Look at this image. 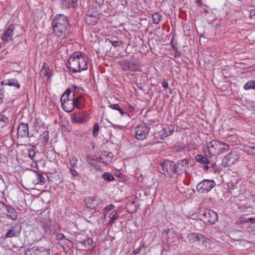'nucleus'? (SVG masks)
<instances>
[{"instance_id":"1","label":"nucleus","mask_w":255,"mask_h":255,"mask_svg":"<svg viewBox=\"0 0 255 255\" xmlns=\"http://www.w3.org/2000/svg\"><path fill=\"white\" fill-rule=\"evenodd\" d=\"M88 58L87 56L82 52H74L68 60L67 67L73 73L81 72L88 68Z\"/></svg>"},{"instance_id":"2","label":"nucleus","mask_w":255,"mask_h":255,"mask_svg":"<svg viewBox=\"0 0 255 255\" xmlns=\"http://www.w3.org/2000/svg\"><path fill=\"white\" fill-rule=\"evenodd\" d=\"M52 25L55 35L61 37L66 33L69 25L68 17L63 14H57L53 19Z\"/></svg>"},{"instance_id":"3","label":"nucleus","mask_w":255,"mask_h":255,"mask_svg":"<svg viewBox=\"0 0 255 255\" xmlns=\"http://www.w3.org/2000/svg\"><path fill=\"white\" fill-rule=\"evenodd\" d=\"M207 150H205L206 155L208 153L211 156H217L225 152L229 149L228 144L221 142L218 140H212L206 143Z\"/></svg>"},{"instance_id":"4","label":"nucleus","mask_w":255,"mask_h":255,"mask_svg":"<svg viewBox=\"0 0 255 255\" xmlns=\"http://www.w3.org/2000/svg\"><path fill=\"white\" fill-rule=\"evenodd\" d=\"M12 220H15L17 218V213L15 209L3 202H0V217H5Z\"/></svg>"},{"instance_id":"5","label":"nucleus","mask_w":255,"mask_h":255,"mask_svg":"<svg viewBox=\"0 0 255 255\" xmlns=\"http://www.w3.org/2000/svg\"><path fill=\"white\" fill-rule=\"evenodd\" d=\"M215 185L213 180L204 179L197 184L196 189L198 192L201 193H207L214 187Z\"/></svg>"},{"instance_id":"6","label":"nucleus","mask_w":255,"mask_h":255,"mask_svg":"<svg viewBox=\"0 0 255 255\" xmlns=\"http://www.w3.org/2000/svg\"><path fill=\"white\" fill-rule=\"evenodd\" d=\"M201 220L205 223L213 224L218 220V215L214 211L206 209L202 214Z\"/></svg>"},{"instance_id":"7","label":"nucleus","mask_w":255,"mask_h":255,"mask_svg":"<svg viewBox=\"0 0 255 255\" xmlns=\"http://www.w3.org/2000/svg\"><path fill=\"white\" fill-rule=\"evenodd\" d=\"M161 166L162 169L160 172L161 174L170 177L175 175L174 162L172 161L164 162L161 163Z\"/></svg>"},{"instance_id":"8","label":"nucleus","mask_w":255,"mask_h":255,"mask_svg":"<svg viewBox=\"0 0 255 255\" xmlns=\"http://www.w3.org/2000/svg\"><path fill=\"white\" fill-rule=\"evenodd\" d=\"M75 241L84 248L91 247L93 243V239L85 233L78 234L75 237Z\"/></svg>"},{"instance_id":"9","label":"nucleus","mask_w":255,"mask_h":255,"mask_svg":"<svg viewBox=\"0 0 255 255\" xmlns=\"http://www.w3.org/2000/svg\"><path fill=\"white\" fill-rule=\"evenodd\" d=\"M239 156L236 151H231L222 159V165L224 167L230 166L238 160Z\"/></svg>"},{"instance_id":"10","label":"nucleus","mask_w":255,"mask_h":255,"mask_svg":"<svg viewBox=\"0 0 255 255\" xmlns=\"http://www.w3.org/2000/svg\"><path fill=\"white\" fill-rule=\"evenodd\" d=\"M150 127L144 125H140L135 128V137L138 139H145L150 130Z\"/></svg>"},{"instance_id":"11","label":"nucleus","mask_w":255,"mask_h":255,"mask_svg":"<svg viewBox=\"0 0 255 255\" xmlns=\"http://www.w3.org/2000/svg\"><path fill=\"white\" fill-rule=\"evenodd\" d=\"M25 255H51L50 249L43 247H33L25 252Z\"/></svg>"},{"instance_id":"12","label":"nucleus","mask_w":255,"mask_h":255,"mask_svg":"<svg viewBox=\"0 0 255 255\" xmlns=\"http://www.w3.org/2000/svg\"><path fill=\"white\" fill-rule=\"evenodd\" d=\"M17 138L32 137L33 135H29L28 125L27 124L20 123L17 127Z\"/></svg>"},{"instance_id":"13","label":"nucleus","mask_w":255,"mask_h":255,"mask_svg":"<svg viewBox=\"0 0 255 255\" xmlns=\"http://www.w3.org/2000/svg\"><path fill=\"white\" fill-rule=\"evenodd\" d=\"M187 239L190 244H198L201 243H204L206 238L202 235L196 233H192L187 235Z\"/></svg>"},{"instance_id":"14","label":"nucleus","mask_w":255,"mask_h":255,"mask_svg":"<svg viewBox=\"0 0 255 255\" xmlns=\"http://www.w3.org/2000/svg\"><path fill=\"white\" fill-rule=\"evenodd\" d=\"M188 167V162L186 159L180 160L176 164H175V175H181L186 172V168Z\"/></svg>"},{"instance_id":"15","label":"nucleus","mask_w":255,"mask_h":255,"mask_svg":"<svg viewBox=\"0 0 255 255\" xmlns=\"http://www.w3.org/2000/svg\"><path fill=\"white\" fill-rule=\"evenodd\" d=\"M85 203L88 208L95 209L102 207L100 200L96 197H90L85 199Z\"/></svg>"},{"instance_id":"16","label":"nucleus","mask_w":255,"mask_h":255,"mask_svg":"<svg viewBox=\"0 0 255 255\" xmlns=\"http://www.w3.org/2000/svg\"><path fill=\"white\" fill-rule=\"evenodd\" d=\"M99 20V14L97 11H90L85 16V22L89 25H95Z\"/></svg>"},{"instance_id":"17","label":"nucleus","mask_w":255,"mask_h":255,"mask_svg":"<svg viewBox=\"0 0 255 255\" xmlns=\"http://www.w3.org/2000/svg\"><path fill=\"white\" fill-rule=\"evenodd\" d=\"M14 30L15 28L14 25H9L8 28L6 29L1 35V39L6 42L11 41L14 34Z\"/></svg>"},{"instance_id":"18","label":"nucleus","mask_w":255,"mask_h":255,"mask_svg":"<svg viewBox=\"0 0 255 255\" xmlns=\"http://www.w3.org/2000/svg\"><path fill=\"white\" fill-rule=\"evenodd\" d=\"M21 231V226L18 225L11 226L5 234L6 238H12L18 237Z\"/></svg>"},{"instance_id":"19","label":"nucleus","mask_w":255,"mask_h":255,"mask_svg":"<svg viewBox=\"0 0 255 255\" xmlns=\"http://www.w3.org/2000/svg\"><path fill=\"white\" fill-rule=\"evenodd\" d=\"M72 98L74 102L75 107L79 109H82L84 107V99L82 96H75L74 93L72 96Z\"/></svg>"},{"instance_id":"20","label":"nucleus","mask_w":255,"mask_h":255,"mask_svg":"<svg viewBox=\"0 0 255 255\" xmlns=\"http://www.w3.org/2000/svg\"><path fill=\"white\" fill-rule=\"evenodd\" d=\"M171 237L169 238V242L172 243L174 246H178L180 244V240L182 238V234L175 232L171 233Z\"/></svg>"},{"instance_id":"21","label":"nucleus","mask_w":255,"mask_h":255,"mask_svg":"<svg viewBox=\"0 0 255 255\" xmlns=\"http://www.w3.org/2000/svg\"><path fill=\"white\" fill-rule=\"evenodd\" d=\"M72 98L69 101L62 102L61 105L63 109L66 112L70 113L72 112L75 108L74 105Z\"/></svg>"},{"instance_id":"22","label":"nucleus","mask_w":255,"mask_h":255,"mask_svg":"<svg viewBox=\"0 0 255 255\" xmlns=\"http://www.w3.org/2000/svg\"><path fill=\"white\" fill-rule=\"evenodd\" d=\"M33 171L35 174V179L33 180V183L35 185L40 184L42 185L44 184L46 182V179L38 171L34 170H31Z\"/></svg>"},{"instance_id":"23","label":"nucleus","mask_w":255,"mask_h":255,"mask_svg":"<svg viewBox=\"0 0 255 255\" xmlns=\"http://www.w3.org/2000/svg\"><path fill=\"white\" fill-rule=\"evenodd\" d=\"M78 0H62V6L63 8L68 9L70 7L76 8L78 5Z\"/></svg>"},{"instance_id":"24","label":"nucleus","mask_w":255,"mask_h":255,"mask_svg":"<svg viewBox=\"0 0 255 255\" xmlns=\"http://www.w3.org/2000/svg\"><path fill=\"white\" fill-rule=\"evenodd\" d=\"M195 160L201 164H211L213 166V168H214V165H216L215 163H210L208 159L202 154H197L195 156Z\"/></svg>"},{"instance_id":"25","label":"nucleus","mask_w":255,"mask_h":255,"mask_svg":"<svg viewBox=\"0 0 255 255\" xmlns=\"http://www.w3.org/2000/svg\"><path fill=\"white\" fill-rule=\"evenodd\" d=\"M1 84L2 85H8L10 86H14L17 89H19L20 87V84L18 82L17 80L15 79H11L2 81Z\"/></svg>"},{"instance_id":"26","label":"nucleus","mask_w":255,"mask_h":255,"mask_svg":"<svg viewBox=\"0 0 255 255\" xmlns=\"http://www.w3.org/2000/svg\"><path fill=\"white\" fill-rule=\"evenodd\" d=\"M73 122L76 123H83L85 122V119L81 114H74L72 116Z\"/></svg>"},{"instance_id":"27","label":"nucleus","mask_w":255,"mask_h":255,"mask_svg":"<svg viewBox=\"0 0 255 255\" xmlns=\"http://www.w3.org/2000/svg\"><path fill=\"white\" fill-rule=\"evenodd\" d=\"M173 130L172 129L171 130L170 128H162L160 131H159L158 133V137L160 139H163L165 137L170 135L172 134V131Z\"/></svg>"},{"instance_id":"28","label":"nucleus","mask_w":255,"mask_h":255,"mask_svg":"<svg viewBox=\"0 0 255 255\" xmlns=\"http://www.w3.org/2000/svg\"><path fill=\"white\" fill-rule=\"evenodd\" d=\"M244 149L249 154L255 156V143H252L244 146Z\"/></svg>"},{"instance_id":"29","label":"nucleus","mask_w":255,"mask_h":255,"mask_svg":"<svg viewBox=\"0 0 255 255\" xmlns=\"http://www.w3.org/2000/svg\"><path fill=\"white\" fill-rule=\"evenodd\" d=\"M41 74L44 77H47L48 78H49L52 75V71L48 67H46L45 64H44L41 70Z\"/></svg>"},{"instance_id":"30","label":"nucleus","mask_w":255,"mask_h":255,"mask_svg":"<svg viewBox=\"0 0 255 255\" xmlns=\"http://www.w3.org/2000/svg\"><path fill=\"white\" fill-rule=\"evenodd\" d=\"M49 137V131L47 130L43 131L42 133L40 134L41 143L43 144H46L48 141Z\"/></svg>"},{"instance_id":"31","label":"nucleus","mask_w":255,"mask_h":255,"mask_svg":"<svg viewBox=\"0 0 255 255\" xmlns=\"http://www.w3.org/2000/svg\"><path fill=\"white\" fill-rule=\"evenodd\" d=\"M162 15L158 12H155L152 15V22L154 24H157L161 19Z\"/></svg>"},{"instance_id":"32","label":"nucleus","mask_w":255,"mask_h":255,"mask_svg":"<svg viewBox=\"0 0 255 255\" xmlns=\"http://www.w3.org/2000/svg\"><path fill=\"white\" fill-rule=\"evenodd\" d=\"M70 93L71 91L70 89H67L61 96L60 99L61 103L62 102L67 101L71 99V97H70Z\"/></svg>"},{"instance_id":"33","label":"nucleus","mask_w":255,"mask_h":255,"mask_svg":"<svg viewBox=\"0 0 255 255\" xmlns=\"http://www.w3.org/2000/svg\"><path fill=\"white\" fill-rule=\"evenodd\" d=\"M122 68L124 71H128L130 69L131 64L128 61H123L121 62Z\"/></svg>"},{"instance_id":"34","label":"nucleus","mask_w":255,"mask_h":255,"mask_svg":"<svg viewBox=\"0 0 255 255\" xmlns=\"http://www.w3.org/2000/svg\"><path fill=\"white\" fill-rule=\"evenodd\" d=\"M102 177L106 181L111 182L114 180L115 178L112 174L110 172H106L102 175Z\"/></svg>"},{"instance_id":"35","label":"nucleus","mask_w":255,"mask_h":255,"mask_svg":"<svg viewBox=\"0 0 255 255\" xmlns=\"http://www.w3.org/2000/svg\"><path fill=\"white\" fill-rule=\"evenodd\" d=\"M244 89L245 90H255V81H250L247 82L244 85Z\"/></svg>"},{"instance_id":"36","label":"nucleus","mask_w":255,"mask_h":255,"mask_svg":"<svg viewBox=\"0 0 255 255\" xmlns=\"http://www.w3.org/2000/svg\"><path fill=\"white\" fill-rule=\"evenodd\" d=\"M109 217L110 218V223H112L118 219L119 217V216L116 211H113L111 213L109 214Z\"/></svg>"},{"instance_id":"37","label":"nucleus","mask_w":255,"mask_h":255,"mask_svg":"<svg viewBox=\"0 0 255 255\" xmlns=\"http://www.w3.org/2000/svg\"><path fill=\"white\" fill-rule=\"evenodd\" d=\"M103 155L106 157L107 159V162H111L112 161L113 154L112 152L105 151L103 154Z\"/></svg>"},{"instance_id":"38","label":"nucleus","mask_w":255,"mask_h":255,"mask_svg":"<svg viewBox=\"0 0 255 255\" xmlns=\"http://www.w3.org/2000/svg\"><path fill=\"white\" fill-rule=\"evenodd\" d=\"M9 120L8 119H5L3 121L0 122V129L7 127L8 125Z\"/></svg>"},{"instance_id":"39","label":"nucleus","mask_w":255,"mask_h":255,"mask_svg":"<svg viewBox=\"0 0 255 255\" xmlns=\"http://www.w3.org/2000/svg\"><path fill=\"white\" fill-rule=\"evenodd\" d=\"M99 129V126L98 124L95 123L94 127H93V135L94 137H96L98 134V132Z\"/></svg>"},{"instance_id":"40","label":"nucleus","mask_w":255,"mask_h":255,"mask_svg":"<svg viewBox=\"0 0 255 255\" xmlns=\"http://www.w3.org/2000/svg\"><path fill=\"white\" fill-rule=\"evenodd\" d=\"M78 161V159L76 157H72L70 160V163L71 164L70 168H75L77 166V162Z\"/></svg>"},{"instance_id":"41","label":"nucleus","mask_w":255,"mask_h":255,"mask_svg":"<svg viewBox=\"0 0 255 255\" xmlns=\"http://www.w3.org/2000/svg\"><path fill=\"white\" fill-rule=\"evenodd\" d=\"M114 208H115V205L113 204H110V205L107 206L104 208V215L107 214L109 211L112 210Z\"/></svg>"},{"instance_id":"42","label":"nucleus","mask_w":255,"mask_h":255,"mask_svg":"<svg viewBox=\"0 0 255 255\" xmlns=\"http://www.w3.org/2000/svg\"><path fill=\"white\" fill-rule=\"evenodd\" d=\"M172 48H173V49L174 52V57H180L182 54L181 52L177 50V48L176 47H175L174 46H173Z\"/></svg>"},{"instance_id":"43","label":"nucleus","mask_w":255,"mask_h":255,"mask_svg":"<svg viewBox=\"0 0 255 255\" xmlns=\"http://www.w3.org/2000/svg\"><path fill=\"white\" fill-rule=\"evenodd\" d=\"M35 154H36V152L34 149H29V150L28 155L31 159H32V160L34 159Z\"/></svg>"},{"instance_id":"44","label":"nucleus","mask_w":255,"mask_h":255,"mask_svg":"<svg viewBox=\"0 0 255 255\" xmlns=\"http://www.w3.org/2000/svg\"><path fill=\"white\" fill-rule=\"evenodd\" d=\"M106 42L112 44V45H113L114 47L118 46L119 45V44H121V43H122L121 41H111L109 40H106Z\"/></svg>"},{"instance_id":"45","label":"nucleus","mask_w":255,"mask_h":255,"mask_svg":"<svg viewBox=\"0 0 255 255\" xmlns=\"http://www.w3.org/2000/svg\"><path fill=\"white\" fill-rule=\"evenodd\" d=\"M64 244L68 248H72L73 247V242L68 239H65Z\"/></svg>"},{"instance_id":"46","label":"nucleus","mask_w":255,"mask_h":255,"mask_svg":"<svg viewBox=\"0 0 255 255\" xmlns=\"http://www.w3.org/2000/svg\"><path fill=\"white\" fill-rule=\"evenodd\" d=\"M70 172L74 178L79 175L78 173L75 170V168H70Z\"/></svg>"},{"instance_id":"47","label":"nucleus","mask_w":255,"mask_h":255,"mask_svg":"<svg viewBox=\"0 0 255 255\" xmlns=\"http://www.w3.org/2000/svg\"><path fill=\"white\" fill-rule=\"evenodd\" d=\"M56 238L57 240H62L63 239L65 240L64 235L62 233H58L56 235Z\"/></svg>"},{"instance_id":"48","label":"nucleus","mask_w":255,"mask_h":255,"mask_svg":"<svg viewBox=\"0 0 255 255\" xmlns=\"http://www.w3.org/2000/svg\"><path fill=\"white\" fill-rule=\"evenodd\" d=\"M0 160L1 162H6L8 161L7 157H6V156H5L4 154L0 155Z\"/></svg>"},{"instance_id":"49","label":"nucleus","mask_w":255,"mask_h":255,"mask_svg":"<svg viewBox=\"0 0 255 255\" xmlns=\"http://www.w3.org/2000/svg\"><path fill=\"white\" fill-rule=\"evenodd\" d=\"M43 228H44V230L46 232H48V230H49V231H51V230L50 229H49V227L48 222H47V223L44 222L43 225Z\"/></svg>"},{"instance_id":"50","label":"nucleus","mask_w":255,"mask_h":255,"mask_svg":"<svg viewBox=\"0 0 255 255\" xmlns=\"http://www.w3.org/2000/svg\"><path fill=\"white\" fill-rule=\"evenodd\" d=\"M110 107L116 110H119V109L120 108L118 104H111Z\"/></svg>"},{"instance_id":"51","label":"nucleus","mask_w":255,"mask_h":255,"mask_svg":"<svg viewBox=\"0 0 255 255\" xmlns=\"http://www.w3.org/2000/svg\"><path fill=\"white\" fill-rule=\"evenodd\" d=\"M8 119L7 117H6L5 116L3 115L2 114H0V122L3 121L5 119Z\"/></svg>"},{"instance_id":"52","label":"nucleus","mask_w":255,"mask_h":255,"mask_svg":"<svg viewBox=\"0 0 255 255\" xmlns=\"http://www.w3.org/2000/svg\"><path fill=\"white\" fill-rule=\"evenodd\" d=\"M140 248H137L135 250H134L132 252V254H134L133 255H136V254H138L140 252Z\"/></svg>"},{"instance_id":"53","label":"nucleus","mask_w":255,"mask_h":255,"mask_svg":"<svg viewBox=\"0 0 255 255\" xmlns=\"http://www.w3.org/2000/svg\"><path fill=\"white\" fill-rule=\"evenodd\" d=\"M162 86L165 89H166L168 87V84L165 80H164L162 82Z\"/></svg>"},{"instance_id":"54","label":"nucleus","mask_w":255,"mask_h":255,"mask_svg":"<svg viewBox=\"0 0 255 255\" xmlns=\"http://www.w3.org/2000/svg\"><path fill=\"white\" fill-rule=\"evenodd\" d=\"M134 107L131 105H128V111L129 112H132L133 111H134Z\"/></svg>"},{"instance_id":"55","label":"nucleus","mask_w":255,"mask_h":255,"mask_svg":"<svg viewBox=\"0 0 255 255\" xmlns=\"http://www.w3.org/2000/svg\"><path fill=\"white\" fill-rule=\"evenodd\" d=\"M247 222H251L252 224L255 223V218H249L246 220Z\"/></svg>"},{"instance_id":"56","label":"nucleus","mask_w":255,"mask_h":255,"mask_svg":"<svg viewBox=\"0 0 255 255\" xmlns=\"http://www.w3.org/2000/svg\"><path fill=\"white\" fill-rule=\"evenodd\" d=\"M96 2L99 5H102L104 3V0H96Z\"/></svg>"},{"instance_id":"57","label":"nucleus","mask_w":255,"mask_h":255,"mask_svg":"<svg viewBox=\"0 0 255 255\" xmlns=\"http://www.w3.org/2000/svg\"><path fill=\"white\" fill-rule=\"evenodd\" d=\"M208 164H205V165L203 167V169L205 170H207L209 167L212 166H213L211 164H209L210 166L208 165Z\"/></svg>"},{"instance_id":"58","label":"nucleus","mask_w":255,"mask_h":255,"mask_svg":"<svg viewBox=\"0 0 255 255\" xmlns=\"http://www.w3.org/2000/svg\"><path fill=\"white\" fill-rule=\"evenodd\" d=\"M119 109V110H118V111L120 112L121 115L122 116H123L124 115V114H125L124 111L121 108H120Z\"/></svg>"},{"instance_id":"59","label":"nucleus","mask_w":255,"mask_h":255,"mask_svg":"<svg viewBox=\"0 0 255 255\" xmlns=\"http://www.w3.org/2000/svg\"><path fill=\"white\" fill-rule=\"evenodd\" d=\"M174 150L176 151H179L181 150V148L179 147H176L174 148Z\"/></svg>"},{"instance_id":"60","label":"nucleus","mask_w":255,"mask_h":255,"mask_svg":"<svg viewBox=\"0 0 255 255\" xmlns=\"http://www.w3.org/2000/svg\"><path fill=\"white\" fill-rule=\"evenodd\" d=\"M197 3L198 4H201V0H197Z\"/></svg>"},{"instance_id":"61","label":"nucleus","mask_w":255,"mask_h":255,"mask_svg":"<svg viewBox=\"0 0 255 255\" xmlns=\"http://www.w3.org/2000/svg\"><path fill=\"white\" fill-rule=\"evenodd\" d=\"M204 12L208 13V10L207 9H204Z\"/></svg>"},{"instance_id":"62","label":"nucleus","mask_w":255,"mask_h":255,"mask_svg":"<svg viewBox=\"0 0 255 255\" xmlns=\"http://www.w3.org/2000/svg\"><path fill=\"white\" fill-rule=\"evenodd\" d=\"M35 130L37 132H38V129H37L36 128H35Z\"/></svg>"},{"instance_id":"63","label":"nucleus","mask_w":255,"mask_h":255,"mask_svg":"<svg viewBox=\"0 0 255 255\" xmlns=\"http://www.w3.org/2000/svg\"><path fill=\"white\" fill-rule=\"evenodd\" d=\"M1 149V146L0 145V150Z\"/></svg>"},{"instance_id":"64","label":"nucleus","mask_w":255,"mask_h":255,"mask_svg":"<svg viewBox=\"0 0 255 255\" xmlns=\"http://www.w3.org/2000/svg\"><path fill=\"white\" fill-rule=\"evenodd\" d=\"M1 47V45H0V48Z\"/></svg>"}]
</instances>
